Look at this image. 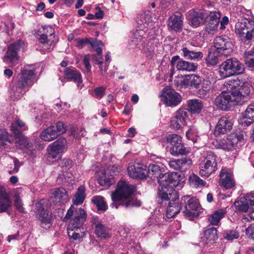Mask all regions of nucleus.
<instances>
[{
    "label": "nucleus",
    "mask_w": 254,
    "mask_h": 254,
    "mask_svg": "<svg viewBox=\"0 0 254 254\" xmlns=\"http://www.w3.org/2000/svg\"><path fill=\"white\" fill-rule=\"evenodd\" d=\"M97 55H92V59L96 64H102L103 63V58L102 57V52L101 53H97Z\"/></svg>",
    "instance_id": "4d7b16f0"
},
{
    "label": "nucleus",
    "mask_w": 254,
    "mask_h": 254,
    "mask_svg": "<svg viewBox=\"0 0 254 254\" xmlns=\"http://www.w3.org/2000/svg\"><path fill=\"white\" fill-rule=\"evenodd\" d=\"M26 129L25 123L20 120H17L11 125V130L16 136L18 141L20 142V143L23 145L24 146L28 145V141L27 139L22 135L21 130H25Z\"/></svg>",
    "instance_id": "a878e982"
},
{
    "label": "nucleus",
    "mask_w": 254,
    "mask_h": 254,
    "mask_svg": "<svg viewBox=\"0 0 254 254\" xmlns=\"http://www.w3.org/2000/svg\"><path fill=\"white\" fill-rule=\"evenodd\" d=\"M182 51L184 58L187 60L199 61L202 58L203 56L202 52H194L187 47L183 48Z\"/></svg>",
    "instance_id": "473e14b6"
},
{
    "label": "nucleus",
    "mask_w": 254,
    "mask_h": 254,
    "mask_svg": "<svg viewBox=\"0 0 254 254\" xmlns=\"http://www.w3.org/2000/svg\"><path fill=\"white\" fill-rule=\"evenodd\" d=\"M170 153L174 156L186 155L190 152V148L186 147L182 142L175 147H171Z\"/></svg>",
    "instance_id": "72a5a7b5"
},
{
    "label": "nucleus",
    "mask_w": 254,
    "mask_h": 254,
    "mask_svg": "<svg viewBox=\"0 0 254 254\" xmlns=\"http://www.w3.org/2000/svg\"><path fill=\"white\" fill-rule=\"evenodd\" d=\"M250 84L239 79L230 80L227 91H223L215 99V104L223 110H229L236 105H242L247 100L251 92Z\"/></svg>",
    "instance_id": "f257e3e1"
},
{
    "label": "nucleus",
    "mask_w": 254,
    "mask_h": 254,
    "mask_svg": "<svg viewBox=\"0 0 254 254\" xmlns=\"http://www.w3.org/2000/svg\"><path fill=\"white\" fill-rule=\"evenodd\" d=\"M146 172H147V177H150L152 179L157 178L159 184L158 191L171 186L182 187L181 176L177 172L162 174L160 166L157 164H150L148 167H146Z\"/></svg>",
    "instance_id": "39448f33"
},
{
    "label": "nucleus",
    "mask_w": 254,
    "mask_h": 254,
    "mask_svg": "<svg viewBox=\"0 0 254 254\" xmlns=\"http://www.w3.org/2000/svg\"><path fill=\"white\" fill-rule=\"evenodd\" d=\"M135 190L134 186L125 181H119L116 189L111 194V206L118 209L120 205L126 208L140 206L141 202L132 196Z\"/></svg>",
    "instance_id": "f03ea898"
},
{
    "label": "nucleus",
    "mask_w": 254,
    "mask_h": 254,
    "mask_svg": "<svg viewBox=\"0 0 254 254\" xmlns=\"http://www.w3.org/2000/svg\"><path fill=\"white\" fill-rule=\"evenodd\" d=\"M190 185L195 188H201L205 185V182L195 174L191 175L189 177Z\"/></svg>",
    "instance_id": "c03bdc74"
},
{
    "label": "nucleus",
    "mask_w": 254,
    "mask_h": 254,
    "mask_svg": "<svg viewBox=\"0 0 254 254\" xmlns=\"http://www.w3.org/2000/svg\"><path fill=\"white\" fill-rule=\"evenodd\" d=\"M14 168L13 169V171H9V173L11 174L13 173H16L18 171L19 168L20 167L19 161L16 158H15L13 160Z\"/></svg>",
    "instance_id": "69168bd1"
},
{
    "label": "nucleus",
    "mask_w": 254,
    "mask_h": 254,
    "mask_svg": "<svg viewBox=\"0 0 254 254\" xmlns=\"http://www.w3.org/2000/svg\"><path fill=\"white\" fill-rule=\"evenodd\" d=\"M37 217L44 223L50 222V215L47 210V200L42 199L35 204Z\"/></svg>",
    "instance_id": "a211bd4d"
},
{
    "label": "nucleus",
    "mask_w": 254,
    "mask_h": 254,
    "mask_svg": "<svg viewBox=\"0 0 254 254\" xmlns=\"http://www.w3.org/2000/svg\"><path fill=\"white\" fill-rule=\"evenodd\" d=\"M96 10L97 11L95 13L96 19H102L104 16V12L101 10V8L99 6L96 7Z\"/></svg>",
    "instance_id": "0e129e2a"
},
{
    "label": "nucleus",
    "mask_w": 254,
    "mask_h": 254,
    "mask_svg": "<svg viewBox=\"0 0 254 254\" xmlns=\"http://www.w3.org/2000/svg\"><path fill=\"white\" fill-rule=\"evenodd\" d=\"M219 53L217 51H209L205 58V61L208 66H215L219 62Z\"/></svg>",
    "instance_id": "58836bf2"
},
{
    "label": "nucleus",
    "mask_w": 254,
    "mask_h": 254,
    "mask_svg": "<svg viewBox=\"0 0 254 254\" xmlns=\"http://www.w3.org/2000/svg\"><path fill=\"white\" fill-rule=\"evenodd\" d=\"M92 202L96 205L99 210L105 211L107 209V206L104 198L101 196H95L92 198Z\"/></svg>",
    "instance_id": "a18cd8bd"
},
{
    "label": "nucleus",
    "mask_w": 254,
    "mask_h": 254,
    "mask_svg": "<svg viewBox=\"0 0 254 254\" xmlns=\"http://www.w3.org/2000/svg\"><path fill=\"white\" fill-rule=\"evenodd\" d=\"M169 166L172 169L179 170L178 159H175L169 161Z\"/></svg>",
    "instance_id": "680f3d73"
},
{
    "label": "nucleus",
    "mask_w": 254,
    "mask_h": 254,
    "mask_svg": "<svg viewBox=\"0 0 254 254\" xmlns=\"http://www.w3.org/2000/svg\"><path fill=\"white\" fill-rule=\"evenodd\" d=\"M161 100L167 106H176L182 101V97L179 93L170 87L164 88Z\"/></svg>",
    "instance_id": "2eb2a0df"
},
{
    "label": "nucleus",
    "mask_w": 254,
    "mask_h": 254,
    "mask_svg": "<svg viewBox=\"0 0 254 254\" xmlns=\"http://www.w3.org/2000/svg\"><path fill=\"white\" fill-rule=\"evenodd\" d=\"M202 106L201 102L198 99H192L188 101V110L191 113H199Z\"/></svg>",
    "instance_id": "e433bc0d"
},
{
    "label": "nucleus",
    "mask_w": 254,
    "mask_h": 254,
    "mask_svg": "<svg viewBox=\"0 0 254 254\" xmlns=\"http://www.w3.org/2000/svg\"><path fill=\"white\" fill-rule=\"evenodd\" d=\"M89 44L91 46L90 51L95 50L98 53H101L102 51V47L104 46V43L100 40L93 38H82L77 41V46L82 48L84 45Z\"/></svg>",
    "instance_id": "bb28decb"
},
{
    "label": "nucleus",
    "mask_w": 254,
    "mask_h": 254,
    "mask_svg": "<svg viewBox=\"0 0 254 254\" xmlns=\"http://www.w3.org/2000/svg\"><path fill=\"white\" fill-rule=\"evenodd\" d=\"M187 116L188 112L185 109L178 110L170 121L171 127L175 130L180 129L186 124Z\"/></svg>",
    "instance_id": "b1692460"
},
{
    "label": "nucleus",
    "mask_w": 254,
    "mask_h": 254,
    "mask_svg": "<svg viewBox=\"0 0 254 254\" xmlns=\"http://www.w3.org/2000/svg\"><path fill=\"white\" fill-rule=\"evenodd\" d=\"M239 237V233L234 230H227L223 233L224 238L228 240H233Z\"/></svg>",
    "instance_id": "603ef678"
},
{
    "label": "nucleus",
    "mask_w": 254,
    "mask_h": 254,
    "mask_svg": "<svg viewBox=\"0 0 254 254\" xmlns=\"http://www.w3.org/2000/svg\"><path fill=\"white\" fill-rule=\"evenodd\" d=\"M21 46L22 42L20 40L10 44L3 57V62L10 67L15 65L19 59L18 52Z\"/></svg>",
    "instance_id": "f8f14e48"
},
{
    "label": "nucleus",
    "mask_w": 254,
    "mask_h": 254,
    "mask_svg": "<svg viewBox=\"0 0 254 254\" xmlns=\"http://www.w3.org/2000/svg\"><path fill=\"white\" fill-rule=\"evenodd\" d=\"M10 197L5 189L0 185V213L7 212L11 207Z\"/></svg>",
    "instance_id": "cd10ccee"
},
{
    "label": "nucleus",
    "mask_w": 254,
    "mask_h": 254,
    "mask_svg": "<svg viewBox=\"0 0 254 254\" xmlns=\"http://www.w3.org/2000/svg\"><path fill=\"white\" fill-rule=\"evenodd\" d=\"M206 14L200 10L191 9L187 14V18L190 25L192 27L196 28L200 24H203L206 19Z\"/></svg>",
    "instance_id": "aec40b11"
},
{
    "label": "nucleus",
    "mask_w": 254,
    "mask_h": 254,
    "mask_svg": "<svg viewBox=\"0 0 254 254\" xmlns=\"http://www.w3.org/2000/svg\"><path fill=\"white\" fill-rule=\"evenodd\" d=\"M240 141V138L238 136H235V138L228 139L227 143V148L229 149H236L238 147V144Z\"/></svg>",
    "instance_id": "864d4df0"
},
{
    "label": "nucleus",
    "mask_w": 254,
    "mask_h": 254,
    "mask_svg": "<svg viewBox=\"0 0 254 254\" xmlns=\"http://www.w3.org/2000/svg\"><path fill=\"white\" fill-rule=\"evenodd\" d=\"M13 140L12 136L4 128H0V148L4 147L6 142L11 143Z\"/></svg>",
    "instance_id": "a19ab883"
},
{
    "label": "nucleus",
    "mask_w": 254,
    "mask_h": 254,
    "mask_svg": "<svg viewBox=\"0 0 254 254\" xmlns=\"http://www.w3.org/2000/svg\"><path fill=\"white\" fill-rule=\"evenodd\" d=\"M167 142L171 145V147H175L182 142V137L176 134H169L167 137Z\"/></svg>",
    "instance_id": "49530a36"
},
{
    "label": "nucleus",
    "mask_w": 254,
    "mask_h": 254,
    "mask_svg": "<svg viewBox=\"0 0 254 254\" xmlns=\"http://www.w3.org/2000/svg\"><path fill=\"white\" fill-rule=\"evenodd\" d=\"M74 229L72 230L68 228V235L70 238H72L73 240H76L80 237V234L78 233H76L73 231Z\"/></svg>",
    "instance_id": "052dcab7"
},
{
    "label": "nucleus",
    "mask_w": 254,
    "mask_h": 254,
    "mask_svg": "<svg viewBox=\"0 0 254 254\" xmlns=\"http://www.w3.org/2000/svg\"><path fill=\"white\" fill-rule=\"evenodd\" d=\"M177 186H170L158 191V195L161 200V205L167 204L166 216L168 218L174 217L182 208L183 202L179 201V193L174 189Z\"/></svg>",
    "instance_id": "20e7f679"
},
{
    "label": "nucleus",
    "mask_w": 254,
    "mask_h": 254,
    "mask_svg": "<svg viewBox=\"0 0 254 254\" xmlns=\"http://www.w3.org/2000/svg\"><path fill=\"white\" fill-rule=\"evenodd\" d=\"M35 67L27 65L21 69L15 81L10 85V93L14 99H19L33 84L35 77Z\"/></svg>",
    "instance_id": "7ed1b4c3"
},
{
    "label": "nucleus",
    "mask_w": 254,
    "mask_h": 254,
    "mask_svg": "<svg viewBox=\"0 0 254 254\" xmlns=\"http://www.w3.org/2000/svg\"><path fill=\"white\" fill-rule=\"evenodd\" d=\"M220 13L217 11H212L210 12L208 16L206 17V19L211 20L213 21H215L217 23L219 22V19L220 17Z\"/></svg>",
    "instance_id": "6e6d98bb"
},
{
    "label": "nucleus",
    "mask_w": 254,
    "mask_h": 254,
    "mask_svg": "<svg viewBox=\"0 0 254 254\" xmlns=\"http://www.w3.org/2000/svg\"><path fill=\"white\" fill-rule=\"evenodd\" d=\"M65 131V127L63 123L59 122L43 130L40 133V137L43 141L50 142L56 139Z\"/></svg>",
    "instance_id": "9b49d317"
},
{
    "label": "nucleus",
    "mask_w": 254,
    "mask_h": 254,
    "mask_svg": "<svg viewBox=\"0 0 254 254\" xmlns=\"http://www.w3.org/2000/svg\"><path fill=\"white\" fill-rule=\"evenodd\" d=\"M127 172L130 177L135 179H146L147 175L146 166L138 164H129Z\"/></svg>",
    "instance_id": "393cba45"
},
{
    "label": "nucleus",
    "mask_w": 254,
    "mask_h": 254,
    "mask_svg": "<svg viewBox=\"0 0 254 254\" xmlns=\"http://www.w3.org/2000/svg\"><path fill=\"white\" fill-rule=\"evenodd\" d=\"M87 217V214L83 209L79 210L71 205L67 210L65 216L63 221H66L70 219L68 227L69 229H76L79 228L84 223Z\"/></svg>",
    "instance_id": "6e6552de"
},
{
    "label": "nucleus",
    "mask_w": 254,
    "mask_h": 254,
    "mask_svg": "<svg viewBox=\"0 0 254 254\" xmlns=\"http://www.w3.org/2000/svg\"><path fill=\"white\" fill-rule=\"evenodd\" d=\"M105 88L103 86L97 87L94 89V93L96 97L102 98L105 95Z\"/></svg>",
    "instance_id": "13d9d810"
},
{
    "label": "nucleus",
    "mask_w": 254,
    "mask_h": 254,
    "mask_svg": "<svg viewBox=\"0 0 254 254\" xmlns=\"http://www.w3.org/2000/svg\"><path fill=\"white\" fill-rule=\"evenodd\" d=\"M100 184L101 185L110 186L112 184L111 179L105 177L104 179L100 180Z\"/></svg>",
    "instance_id": "338daca9"
},
{
    "label": "nucleus",
    "mask_w": 254,
    "mask_h": 254,
    "mask_svg": "<svg viewBox=\"0 0 254 254\" xmlns=\"http://www.w3.org/2000/svg\"><path fill=\"white\" fill-rule=\"evenodd\" d=\"M64 74L67 80L77 83V86L82 82L81 74L74 68L66 67L64 71Z\"/></svg>",
    "instance_id": "7c9ffc66"
},
{
    "label": "nucleus",
    "mask_w": 254,
    "mask_h": 254,
    "mask_svg": "<svg viewBox=\"0 0 254 254\" xmlns=\"http://www.w3.org/2000/svg\"><path fill=\"white\" fill-rule=\"evenodd\" d=\"M152 17L150 11H146L141 14L137 18V22L138 25L146 27L151 22Z\"/></svg>",
    "instance_id": "4c0bfd02"
},
{
    "label": "nucleus",
    "mask_w": 254,
    "mask_h": 254,
    "mask_svg": "<svg viewBox=\"0 0 254 254\" xmlns=\"http://www.w3.org/2000/svg\"><path fill=\"white\" fill-rule=\"evenodd\" d=\"M85 187L83 185L78 188L72 199L74 204L77 205L83 203L85 197Z\"/></svg>",
    "instance_id": "f704fd0d"
},
{
    "label": "nucleus",
    "mask_w": 254,
    "mask_h": 254,
    "mask_svg": "<svg viewBox=\"0 0 254 254\" xmlns=\"http://www.w3.org/2000/svg\"><path fill=\"white\" fill-rule=\"evenodd\" d=\"M245 65L235 58L223 61L219 66V75L222 79L238 75L244 73Z\"/></svg>",
    "instance_id": "423d86ee"
},
{
    "label": "nucleus",
    "mask_w": 254,
    "mask_h": 254,
    "mask_svg": "<svg viewBox=\"0 0 254 254\" xmlns=\"http://www.w3.org/2000/svg\"><path fill=\"white\" fill-rule=\"evenodd\" d=\"M59 165L64 169H68L73 166V162L69 159H64L60 161Z\"/></svg>",
    "instance_id": "5fc2aeb1"
},
{
    "label": "nucleus",
    "mask_w": 254,
    "mask_h": 254,
    "mask_svg": "<svg viewBox=\"0 0 254 254\" xmlns=\"http://www.w3.org/2000/svg\"><path fill=\"white\" fill-rule=\"evenodd\" d=\"M179 170L184 172L189 169L191 165V160L186 157L178 159Z\"/></svg>",
    "instance_id": "de8ad7c7"
},
{
    "label": "nucleus",
    "mask_w": 254,
    "mask_h": 254,
    "mask_svg": "<svg viewBox=\"0 0 254 254\" xmlns=\"http://www.w3.org/2000/svg\"><path fill=\"white\" fill-rule=\"evenodd\" d=\"M183 204H185V210L183 211L184 216L190 220H191L196 216V213L191 211L196 210L199 206V203L194 198L189 195H185L182 198Z\"/></svg>",
    "instance_id": "dca6fc26"
},
{
    "label": "nucleus",
    "mask_w": 254,
    "mask_h": 254,
    "mask_svg": "<svg viewBox=\"0 0 254 254\" xmlns=\"http://www.w3.org/2000/svg\"><path fill=\"white\" fill-rule=\"evenodd\" d=\"M205 21L206 31L209 34H210L217 30L219 23L216 22V21H213L211 20H209L207 19H206Z\"/></svg>",
    "instance_id": "09e8293b"
},
{
    "label": "nucleus",
    "mask_w": 254,
    "mask_h": 254,
    "mask_svg": "<svg viewBox=\"0 0 254 254\" xmlns=\"http://www.w3.org/2000/svg\"><path fill=\"white\" fill-rule=\"evenodd\" d=\"M217 230L215 228L211 227L204 231V236L208 243L213 244L217 239Z\"/></svg>",
    "instance_id": "ea45409f"
},
{
    "label": "nucleus",
    "mask_w": 254,
    "mask_h": 254,
    "mask_svg": "<svg viewBox=\"0 0 254 254\" xmlns=\"http://www.w3.org/2000/svg\"><path fill=\"white\" fill-rule=\"evenodd\" d=\"M67 141L65 138L60 137L48 147L49 154L53 159L57 157L58 155L62 153L67 147Z\"/></svg>",
    "instance_id": "412c9836"
},
{
    "label": "nucleus",
    "mask_w": 254,
    "mask_h": 254,
    "mask_svg": "<svg viewBox=\"0 0 254 254\" xmlns=\"http://www.w3.org/2000/svg\"><path fill=\"white\" fill-rule=\"evenodd\" d=\"M90 55L89 54L86 55L83 58V64L87 71L89 72L91 71V65L89 63Z\"/></svg>",
    "instance_id": "bf43d9fd"
},
{
    "label": "nucleus",
    "mask_w": 254,
    "mask_h": 254,
    "mask_svg": "<svg viewBox=\"0 0 254 254\" xmlns=\"http://www.w3.org/2000/svg\"><path fill=\"white\" fill-rule=\"evenodd\" d=\"M14 205L16 209L20 213H25L24 208L23 207V203L22 200L20 199L19 194L18 192H16L14 194Z\"/></svg>",
    "instance_id": "8fccbe9b"
},
{
    "label": "nucleus",
    "mask_w": 254,
    "mask_h": 254,
    "mask_svg": "<svg viewBox=\"0 0 254 254\" xmlns=\"http://www.w3.org/2000/svg\"><path fill=\"white\" fill-rule=\"evenodd\" d=\"M216 51L220 54L228 56L232 52L233 44L228 36L223 35L216 37L214 40Z\"/></svg>",
    "instance_id": "ddd939ff"
},
{
    "label": "nucleus",
    "mask_w": 254,
    "mask_h": 254,
    "mask_svg": "<svg viewBox=\"0 0 254 254\" xmlns=\"http://www.w3.org/2000/svg\"><path fill=\"white\" fill-rule=\"evenodd\" d=\"M183 15L180 12H176L171 16L168 21V25L172 30L180 32L183 28Z\"/></svg>",
    "instance_id": "c85d7f7f"
},
{
    "label": "nucleus",
    "mask_w": 254,
    "mask_h": 254,
    "mask_svg": "<svg viewBox=\"0 0 254 254\" xmlns=\"http://www.w3.org/2000/svg\"><path fill=\"white\" fill-rule=\"evenodd\" d=\"M108 229L101 223H98L95 225V233L98 237L105 239L110 237Z\"/></svg>",
    "instance_id": "79ce46f5"
},
{
    "label": "nucleus",
    "mask_w": 254,
    "mask_h": 254,
    "mask_svg": "<svg viewBox=\"0 0 254 254\" xmlns=\"http://www.w3.org/2000/svg\"><path fill=\"white\" fill-rule=\"evenodd\" d=\"M243 118L241 124L244 126H249L254 122V103L249 105L243 114Z\"/></svg>",
    "instance_id": "2f4dec72"
},
{
    "label": "nucleus",
    "mask_w": 254,
    "mask_h": 254,
    "mask_svg": "<svg viewBox=\"0 0 254 254\" xmlns=\"http://www.w3.org/2000/svg\"><path fill=\"white\" fill-rule=\"evenodd\" d=\"M240 201H235L234 205L237 210L246 212L249 208L254 210V193H247Z\"/></svg>",
    "instance_id": "6ab92c4d"
},
{
    "label": "nucleus",
    "mask_w": 254,
    "mask_h": 254,
    "mask_svg": "<svg viewBox=\"0 0 254 254\" xmlns=\"http://www.w3.org/2000/svg\"><path fill=\"white\" fill-rule=\"evenodd\" d=\"M179 61H180L179 56H175L173 57L170 61L171 65H172V66L174 67L176 64H177V63Z\"/></svg>",
    "instance_id": "774afa93"
},
{
    "label": "nucleus",
    "mask_w": 254,
    "mask_h": 254,
    "mask_svg": "<svg viewBox=\"0 0 254 254\" xmlns=\"http://www.w3.org/2000/svg\"><path fill=\"white\" fill-rule=\"evenodd\" d=\"M219 185L226 189H230L235 186L233 174L226 168H222L219 174Z\"/></svg>",
    "instance_id": "4be33fe9"
},
{
    "label": "nucleus",
    "mask_w": 254,
    "mask_h": 254,
    "mask_svg": "<svg viewBox=\"0 0 254 254\" xmlns=\"http://www.w3.org/2000/svg\"><path fill=\"white\" fill-rule=\"evenodd\" d=\"M233 123L227 116L219 119L215 128L214 134L216 136L229 132L232 129Z\"/></svg>",
    "instance_id": "5701e85b"
},
{
    "label": "nucleus",
    "mask_w": 254,
    "mask_h": 254,
    "mask_svg": "<svg viewBox=\"0 0 254 254\" xmlns=\"http://www.w3.org/2000/svg\"><path fill=\"white\" fill-rule=\"evenodd\" d=\"M225 211L222 209L216 211L209 217V221L212 225H217L220 219L224 217Z\"/></svg>",
    "instance_id": "37998d69"
},
{
    "label": "nucleus",
    "mask_w": 254,
    "mask_h": 254,
    "mask_svg": "<svg viewBox=\"0 0 254 254\" xmlns=\"http://www.w3.org/2000/svg\"><path fill=\"white\" fill-rule=\"evenodd\" d=\"M210 84V82L209 81H206L205 82V81L202 80L201 77L195 74L186 75L180 82L181 87H190V88L198 89L197 94L199 97H204L206 95Z\"/></svg>",
    "instance_id": "0eeeda50"
},
{
    "label": "nucleus",
    "mask_w": 254,
    "mask_h": 254,
    "mask_svg": "<svg viewBox=\"0 0 254 254\" xmlns=\"http://www.w3.org/2000/svg\"><path fill=\"white\" fill-rule=\"evenodd\" d=\"M245 56L247 59V64L248 66L250 67H254V48L245 52Z\"/></svg>",
    "instance_id": "3c124183"
},
{
    "label": "nucleus",
    "mask_w": 254,
    "mask_h": 254,
    "mask_svg": "<svg viewBox=\"0 0 254 254\" xmlns=\"http://www.w3.org/2000/svg\"><path fill=\"white\" fill-rule=\"evenodd\" d=\"M147 34L144 30L139 29L133 33L129 44L131 46L135 47L142 51L147 49L148 41Z\"/></svg>",
    "instance_id": "4468645a"
},
{
    "label": "nucleus",
    "mask_w": 254,
    "mask_h": 254,
    "mask_svg": "<svg viewBox=\"0 0 254 254\" xmlns=\"http://www.w3.org/2000/svg\"><path fill=\"white\" fill-rule=\"evenodd\" d=\"M52 194L56 201V204L58 205L64 204L69 200L67 191L64 188H55Z\"/></svg>",
    "instance_id": "c756f323"
},
{
    "label": "nucleus",
    "mask_w": 254,
    "mask_h": 254,
    "mask_svg": "<svg viewBox=\"0 0 254 254\" xmlns=\"http://www.w3.org/2000/svg\"><path fill=\"white\" fill-rule=\"evenodd\" d=\"M235 32L243 38L244 42L254 41V19L245 18L238 21Z\"/></svg>",
    "instance_id": "1a4fd4ad"
},
{
    "label": "nucleus",
    "mask_w": 254,
    "mask_h": 254,
    "mask_svg": "<svg viewBox=\"0 0 254 254\" xmlns=\"http://www.w3.org/2000/svg\"><path fill=\"white\" fill-rule=\"evenodd\" d=\"M43 29L44 33L40 35L39 39L40 43L44 45L43 47L44 50L49 52L53 49L55 44L53 40L48 39V34L50 37H52L54 34L55 31L51 26H45Z\"/></svg>",
    "instance_id": "f3484780"
},
{
    "label": "nucleus",
    "mask_w": 254,
    "mask_h": 254,
    "mask_svg": "<svg viewBox=\"0 0 254 254\" xmlns=\"http://www.w3.org/2000/svg\"><path fill=\"white\" fill-rule=\"evenodd\" d=\"M246 233L247 236L254 240V226H251L247 228L246 230Z\"/></svg>",
    "instance_id": "e2e57ef3"
},
{
    "label": "nucleus",
    "mask_w": 254,
    "mask_h": 254,
    "mask_svg": "<svg viewBox=\"0 0 254 254\" xmlns=\"http://www.w3.org/2000/svg\"><path fill=\"white\" fill-rule=\"evenodd\" d=\"M176 68L179 70L195 71L197 68V65L192 63L180 60L177 62Z\"/></svg>",
    "instance_id": "c9c22d12"
},
{
    "label": "nucleus",
    "mask_w": 254,
    "mask_h": 254,
    "mask_svg": "<svg viewBox=\"0 0 254 254\" xmlns=\"http://www.w3.org/2000/svg\"><path fill=\"white\" fill-rule=\"evenodd\" d=\"M217 156L212 152L207 153L202 163L200 165L199 174L201 176L208 177L217 169Z\"/></svg>",
    "instance_id": "9d476101"
}]
</instances>
